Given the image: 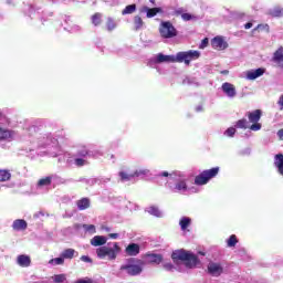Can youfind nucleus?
I'll use <instances>...</instances> for the list:
<instances>
[{
  "mask_svg": "<svg viewBox=\"0 0 283 283\" xmlns=\"http://www.w3.org/2000/svg\"><path fill=\"white\" fill-rule=\"evenodd\" d=\"M90 149L85 145H81L76 147L75 153L72 155L70 153H64L63 158L70 167H85V165H90L87 158H90Z\"/></svg>",
  "mask_w": 283,
  "mask_h": 283,
  "instance_id": "f257e3e1",
  "label": "nucleus"
},
{
  "mask_svg": "<svg viewBox=\"0 0 283 283\" xmlns=\"http://www.w3.org/2000/svg\"><path fill=\"white\" fill-rule=\"evenodd\" d=\"M36 145L38 147H48V154L51 158H56V156H61V147L59 146V140L52 137V134H39L35 133Z\"/></svg>",
  "mask_w": 283,
  "mask_h": 283,
  "instance_id": "f03ea898",
  "label": "nucleus"
},
{
  "mask_svg": "<svg viewBox=\"0 0 283 283\" xmlns=\"http://www.w3.org/2000/svg\"><path fill=\"white\" fill-rule=\"evenodd\" d=\"M171 260L174 262H182L186 269H197V266H200V259H198V255L185 249L175 250L171 253Z\"/></svg>",
  "mask_w": 283,
  "mask_h": 283,
  "instance_id": "7ed1b4c3",
  "label": "nucleus"
},
{
  "mask_svg": "<svg viewBox=\"0 0 283 283\" xmlns=\"http://www.w3.org/2000/svg\"><path fill=\"white\" fill-rule=\"evenodd\" d=\"M96 253L99 260H105L106 258L107 260H115L120 253V247L118 245V243L114 242L113 248L103 245L96 249Z\"/></svg>",
  "mask_w": 283,
  "mask_h": 283,
  "instance_id": "20e7f679",
  "label": "nucleus"
},
{
  "mask_svg": "<svg viewBox=\"0 0 283 283\" xmlns=\"http://www.w3.org/2000/svg\"><path fill=\"white\" fill-rule=\"evenodd\" d=\"M145 268V261L140 259H130L129 263L126 265H122L120 270L126 271V273L130 276L140 275L143 273V269Z\"/></svg>",
  "mask_w": 283,
  "mask_h": 283,
  "instance_id": "39448f33",
  "label": "nucleus"
},
{
  "mask_svg": "<svg viewBox=\"0 0 283 283\" xmlns=\"http://www.w3.org/2000/svg\"><path fill=\"white\" fill-rule=\"evenodd\" d=\"M158 32L161 39H176L178 36V30L171 21H161Z\"/></svg>",
  "mask_w": 283,
  "mask_h": 283,
  "instance_id": "423d86ee",
  "label": "nucleus"
},
{
  "mask_svg": "<svg viewBox=\"0 0 283 283\" xmlns=\"http://www.w3.org/2000/svg\"><path fill=\"white\" fill-rule=\"evenodd\" d=\"M176 63H185V65H191V61H198L200 59V52L199 51H184L178 52L175 55Z\"/></svg>",
  "mask_w": 283,
  "mask_h": 283,
  "instance_id": "0eeeda50",
  "label": "nucleus"
},
{
  "mask_svg": "<svg viewBox=\"0 0 283 283\" xmlns=\"http://www.w3.org/2000/svg\"><path fill=\"white\" fill-rule=\"evenodd\" d=\"M10 122L4 119V122H0V140H4L7 143H12L14 138H17V132L8 128Z\"/></svg>",
  "mask_w": 283,
  "mask_h": 283,
  "instance_id": "6e6552de",
  "label": "nucleus"
},
{
  "mask_svg": "<svg viewBox=\"0 0 283 283\" xmlns=\"http://www.w3.org/2000/svg\"><path fill=\"white\" fill-rule=\"evenodd\" d=\"M208 273L212 275V277H220V275L224 273V268L222 263L210 262L208 264Z\"/></svg>",
  "mask_w": 283,
  "mask_h": 283,
  "instance_id": "1a4fd4ad",
  "label": "nucleus"
},
{
  "mask_svg": "<svg viewBox=\"0 0 283 283\" xmlns=\"http://www.w3.org/2000/svg\"><path fill=\"white\" fill-rule=\"evenodd\" d=\"M211 46L213 50H227L229 43H227L222 36L218 35L211 40Z\"/></svg>",
  "mask_w": 283,
  "mask_h": 283,
  "instance_id": "9d476101",
  "label": "nucleus"
},
{
  "mask_svg": "<svg viewBox=\"0 0 283 283\" xmlns=\"http://www.w3.org/2000/svg\"><path fill=\"white\" fill-rule=\"evenodd\" d=\"M154 63H176V55L158 53L153 57Z\"/></svg>",
  "mask_w": 283,
  "mask_h": 283,
  "instance_id": "9b49d317",
  "label": "nucleus"
},
{
  "mask_svg": "<svg viewBox=\"0 0 283 283\" xmlns=\"http://www.w3.org/2000/svg\"><path fill=\"white\" fill-rule=\"evenodd\" d=\"M221 90L223 94L228 96V98H235V95L238 94L235 92V86L229 82L223 83Z\"/></svg>",
  "mask_w": 283,
  "mask_h": 283,
  "instance_id": "f8f14e48",
  "label": "nucleus"
},
{
  "mask_svg": "<svg viewBox=\"0 0 283 283\" xmlns=\"http://www.w3.org/2000/svg\"><path fill=\"white\" fill-rule=\"evenodd\" d=\"M264 69L250 70L245 72V78L248 81H255V78H260L264 74Z\"/></svg>",
  "mask_w": 283,
  "mask_h": 283,
  "instance_id": "ddd939ff",
  "label": "nucleus"
},
{
  "mask_svg": "<svg viewBox=\"0 0 283 283\" xmlns=\"http://www.w3.org/2000/svg\"><path fill=\"white\" fill-rule=\"evenodd\" d=\"M220 174V167L203 170L197 178H216Z\"/></svg>",
  "mask_w": 283,
  "mask_h": 283,
  "instance_id": "4468645a",
  "label": "nucleus"
},
{
  "mask_svg": "<svg viewBox=\"0 0 283 283\" xmlns=\"http://www.w3.org/2000/svg\"><path fill=\"white\" fill-rule=\"evenodd\" d=\"M17 263L19 266H22V269H28L32 264V259H30L29 255L20 254L17 258Z\"/></svg>",
  "mask_w": 283,
  "mask_h": 283,
  "instance_id": "2eb2a0df",
  "label": "nucleus"
},
{
  "mask_svg": "<svg viewBox=\"0 0 283 283\" xmlns=\"http://www.w3.org/2000/svg\"><path fill=\"white\" fill-rule=\"evenodd\" d=\"M125 253L129 256H136L140 253V245L138 243H130L126 247Z\"/></svg>",
  "mask_w": 283,
  "mask_h": 283,
  "instance_id": "dca6fc26",
  "label": "nucleus"
},
{
  "mask_svg": "<svg viewBox=\"0 0 283 283\" xmlns=\"http://www.w3.org/2000/svg\"><path fill=\"white\" fill-rule=\"evenodd\" d=\"M13 231H25L28 229V221L23 219H17L12 223Z\"/></svg>",
  "mask_w": 283,
  "mask_h": 283,
  "instance_id": "f3484780",
  "label": "nucleus"
},
{
  "mask_svg": "<svg viewBox=\"0 0 283 283\" xmlns=\"http://www.w3.org/2000/svg\"><path fill=\"white\" fill-rule=\"evenodd\" d=\"M92 202L90 201V198L84 197L76 201V207L80 211H85V209H90Z\"/></svg>",
  "mask_w": 283,
  "mask_h": 283,
  "instance_id": "a211bd4d",
  "label": "nucleus"
},
{
  "mask_svg": "<svg viewBox=\"0 0 283 283\" xmlns=\"http://www.w3.org/2000/svg\"><path fill=\"white\" fill-rule=\"evenodd\" d=\"M92 247H103L104 244H107V238L104 235H95L91 240Z\"/></svg>",
  "mask_w": 283,
  "mask_h": 283,
  "instance_id": "6ab92c4d",
  "label": "nucleus"
},
{
  "mask_svg": "<svg viewBox=\"0 0 283 283\" xmlns=\"http://www.w3.org/2000/svg\"><path fill=\"white\" fill-rule=\"evenodd\" d=\"M274 166L276 167L279 174H281V176H283V155L282 154L275 155Z\"/></svg>",
  "mask_w": 283,
  "mask_h": 283,
  "instance_id": "aec40b11",
  "label": "nucleus"
},
{
  "mask_svg": "<svg viewBox=\"0 0 283 283\" xmlns=\"http://www.w3.org/2000/svg\"><path fill=\"white\" fill-rule=\"evenodd\" d=\"M143 176H146V177L151 176V170L147 168H138L132 175L133 178H140Z\"/></svg>",
  "mask_w": 283,
  "mask_h": 283,
  "instance_id": "412c9836",
  "label": "nucleus"
},
{
  "mask_svg": "<svg viewBox=\"0 0 283 283\" xmlns=\"http://www.w3.org/2000/svg\"><path fill=\"white\" fill-rule=\"evenodd\" d=\"M143 12H146V17L148 19H153V17H156L159 12H163V9L160 8H151L149 9L148 7H144Z\"/></svg>",
  "mask_w": 283,
  "mask_h": 283,
  "instance_id": "4be33fe9",
  "label": "nucleus"
},
{
  "mask_svg": "<svg viewBox=\"0 0 283 283\" xmlns=\"http://www.w3.org/2000/svg\"><path fill=\"white\" fill-rule=\"evenodd\" d=\"M248 118L251 123H259L260 118H262V112H260V109L250 112L248 113Z\"/></svg>",
  "mask_w": 283,
  "mask_h": 283,
  "instance_id": "5701e85b",
  "label": "nucleus"
},
{
  "mask_svg": "<svg viewBox=\"0 0 283 283\" xmlns=\"http://www.w3.org/2000/svg\"><path fill=\"white\" fill-rule=\"evenodd\" d=\"M150 264H161L163 263V254L150 253L147 254Z\"/></svg>",
  "mask_w": 283,
  "mask_h": 283,
  "instance_id": "b1692460",
  "label": "nucleus"
},
{
  "mask_svg": "<svg viewBox=\"0 0 283 283\" xmlns=\"http://www.w3.org/2000/svg\"><path fill=\"white\" fill-rule=\"evenodd\" d=\"M274 63L279 64L280 67H283V48H280L275 53H274Z\"/></svg>",
  "mask_w": 283,
  "mask_h": 283,
  "instance_id": "393cba45",
  "label": "nucleus"
},
{
  "mask_svg": "<svg viewBox=\"0 0 283 283\" xmlns=\"http://www.w3.org/2000/svg\"><path fill=\"white\" fill-rule=\"evenodd\" d=\"M74 253H76V251L74 249H65L63 252H62V258L64 260H72V258H74Z\"/></svg>",
  "mask_w": 283,
  "mask_h": 283,
  "instance_id": "a878e982",
  "label": "nucleus"
},
{
  "mask_svg": "<svg viewBox=\"0 0 283 283\" xmlns=\"http://www.w3.org/2000/svg\"><path fill=\"white\" fill-rule=\"evenodd\" d=\"M159 176H161L163 178H168V176H174L175 178H182V176H185V175H182L178 170H175V171H172L170 174L167 172V171H163V172L159 174Z\"/></svg>",
  "mask_w": 283,
  "mask_h": 283,
  "instance_id": "bb28decb",
  "label": "nucleus"
},
{
  "mask_svg": "<svg viewBox=\"0 0 283 283\" xmlns=\"http://www.w3.org/2000/svg\"><path fill=\"white\" fill-rule=\"evenodd\" d=\"M270 17H283V9L280 7H275L269 10Z\"/></svg>",
  "mask_w": 283,
  "mask_h": 283,
  "instance_id": "cd10ccee",
  "label": "nucleus"
},
{
  "mask_svg": "<svg viewBox=\"0 0 283 283\" xmlns=\"http://www.w3.org/2000/svg\"><path fill=\"white\" fill-rule=\"evenodd\" d=\"M182 83L184 85H191L193 87H198L200 85L196 77H186Z\"/></svg>",
  "mask_w": 283,
  "mask_h": 283,
  "instance_id": "c85d7f7f",
  "label": "nucleus"
},
{
  "mask_svg": "<svg viewBox=\"0 0 283 283\" xmlns=\"http://www.w3.org/2000/svg\"><path fill=\"white\" fill-rule=\"evenodd\" d=\"M134 25H135V30H143V25H145V22H143V18H140L139 15H136L134 18Z\"/></svg>",
  "mask_w": 283,
  "mask_h": 283,
  "instance_id": "c756f323",
  "label": "nucleus"
},
{
  "mask_svg": "<svg viewBox=\"0 0 283 283\" xmlns=\"http://www.w3.org/2000/svg\"><path fill=\"white\" fill-rule=\"evenodd\" d=\"M181 230L186 231V229L191 224V219L189 217H184L179 222Z\"/></svg>",
  "mask_w": 283,
  "mask_h": 283,
  "instance_id": "7c9ffc66",
  "label": "nucleus"
},
{
  "mask_svg": "<svg viewBox=\"0 0 283 283\" xmlns=\"http://www.w3.org/2000/svg\"><path fill=\"white\" fill-rule=\"evenodd\" d=\"M136 12V4H129L127 6L123 11L122 14H134Z\"/></svg>",
  "mask_w": 283,
  "mask_h": 283,
  "instance_id": "2f4dec72",
  "label": "nucleus"
},
{
  "mask_svg": "<svg viewBox=\"0 0 283 283\" xmlns=\"http://www.w3.org/2000/svg\"><path fill=\"white\" fill-rule=\"evenodd\" d=\"M235 127H238L239 129H248L249 122L247 119H239L235 124Z\"/></svg>",
  "mask_w": 283,
  "mask_h": 283,
  "instance_id": "473e14b6",
  "label": "nucleus"
},
{
  "mask_svg": "<svg viewBox=\"0 0 283 283\" xmlns=\"http://www.w3.org/2000/svg\"><path fill=\"white\" fill-rule=\"evenodd\" d=\"M228 247L233 248L235 244H238V237L235 234L230 235V238L227 241Z\"/></svg>",
  "mask_w": 283,
  "mask_h": 283,
  "instance_id": "72a5a7b5",
  "label": "nucleus"
},
{
  "mask_svg": "<svg viewBox=\"0 0 283 283\" xmlns=\"http://www.w3.org/2000/svg\"><path fill=\"white\" fill-rule=\"evenodd\" d=\"M148 213H150V216H155L156 218H160L161 213L160 210L157 207H150Z\"/></svg>",
  "mask_w": 283,
  "mask_h": 283,
  "instance_id": "f704fd0d",
  "label": "nucleus"
},
{
  "mask_svg": "<svg viewBox=\"0 0 283 283\" xmlns=\"http://www.w3.org/2000/svg\"><path fill=\"white\" fill-rule=\"evenodd\" d=\"M38 185L39 187H48V185H52V179L51 178L40 179Z\"/></svg>",
  "mask_w": 283,
  "mask_h": 283,
  "instance_id": "c9c22d12",
  "label": "nucleus"
},
{
  "mask_svg": "<svg viewBox=\"0 0 283 283\" xmlns=\"http://www.w3.org/2000/svg\"><path fill=\"white\" fill-rule=\"evenodd\" d=\"M256 30L259 32H269V24H258V27L253 29V32H255Z\"/></svg>",
  "mask_w": 283,
  "mask_h": 283,
  "instance_id": "e433bc0d",
  "label": "nucleus"
},
{
  "mask_svg": "<svg viewBox=\"0 0 283 283\" xmlns=\"http://www.w3.org/2000/svg\"><path fill=\"white\" fill-rule=\"evenodd\" d=\"M224 136H227L228 138H233V136H235V128L234 127H230L228 128L224 133Z\"/></svg>",
  "mask_w": 283,
  "mask_h": 283,
  "instance_id": "4c0bfd02",
  "label": "nucleus"
},
{
  "mask_svg": "<svg viewBox=\"0 0 283 283\" xmlns=\"http://www.w3.org/2000/svg\"><path fill=\"white\" fill-rule=\"evenodd\" d=\"M101 13H95L93 17H92V23L95 24V25H101Z\"/></svg>",
  "mask_w": 283,
  "mask_h": 283,
  "instance_id": "58836bf2",
  "label": "nucleus"
},
{
  "mask_svg": "<svg viewBox=\"0 0 283 283\" xmlns=\"http://www.w3.org/2000/svg\"><path fill=\"white\" fill-rule=\"evenodd\" d=\"M0 178H12V174L8 169H0Z\"/></svg>",
  "mask_w": 283,
  "mask_h": 283,
  "instance_id": "ea45409f",
  "label": "nucleus"
},
{
  "mask_svg": "<svg viewBox=\"0 0 283 283\" xmlns=\"http://www.w3.org/2000/svg\"><path fill=\"white\" fill-rule=\"evenodd\" d=\"M66 277H65V274H56L54 276V282L55 283H63L65 282Z\"/></svg>",
  "mask_w": 283,
  "mask_h": 283,
  "instance_id": "a19ab883",
  "label": "nucleus"
},
{
  "mask_svg": "<svg viewBox=\"0 0 283 283\" xmlns=\"http://www.w3.org/2000/svg\"><path fill=\"white\" fill-rule=\"evenodd\" d=\"M176 189H178V191H185V190H187V184L185 181H179L176 185Z\"/></svg>",
  "mask_w": 283,
  "mask_h": 283,
  "instance_id": "79ce46f5",
  "label": "nucleus"
},
{
  "mask_svg": "<svg viewBox=\"0 0 283 283\" xmlns=\"http://www.w3.org/2000/svg\"><path fill=\"white\" fill-rule=\"evenodd\" d=\"M250 129L252 130V132H260L261 129H262V124H260V123H253L251 126H250Z\"/></svg>",
  "mask_w": 283,
  "mask_h": 283,
  "instance_id": "37998d69",
  "label": "nucleus"
},
{
  "mask_svg": "<svg viewBox=\"0 0 283 283\" xmlns=\"http://www.w3.org/2000/svg\"><path fill=\"white\" fill-rule=\"evenodd\" d=\"M209 178H196L195 179V185H207L209 182Z\"/></svg>",
  "mask_w": 283,
  "mask_h": 283,
  "instance_id": "c03bdc74",
  "label": "nucleus"
},
{
  "mask_svg": "<svg viewBox=\"0 0 283 283\" xmlns=\"http://www.w3.org/2000/svg\"><path fill=\"white\" fill-rule=\"evenodd\" d=\"M106 25H107V30L112 31L116 28V22H114L112 18H108Z\"/></svg>",
  "mask_w": 283,
  "mask_h": 283,
  "instance_id": "a18cd8bd",
  "label": "nucleus"
},
{
  "mask_svg": "<svg viewBox=\"0 0 283 283\" xmlns=\"http://www.w3.org/2000/svg\"><path fill=\"white\" fill-rule=\"evenodd\" d=\"M119 178H129V170L128 169H122L118 172Z\"/></svg>",
  "mask_w": 283,
  "mask_h": 283,
  "instance_id": "49530a36",
  "label": "nucleus"
},
{
  "mask_svg": "<svg viewBox=\"0 0 283 283\" xmlns=\"http://www.w3.org/2000/svg\"><path fill=\"white\" fill-rule=\"evenodd\" d=\"M52 262H54V264H56V265H61V264H64L65 259H63V256L62 258H55V259H52L50 261V263H52Z\"/></svg>",
  "mask_w": 283,
  "mask_h": 283,
  "instance_id": "de8ad7c7",
  "label": "nucleus"
},
{
  "mask_svg": "<svg viewBox=\"0 0 283 283\" xmlns=\"http://www.w3.org/2000/svg\"><path fill=\"white\" fill-rule=\"evenodd\" d=\"M181 19H184V21H191V19H196V17L191 15V13H182Z\"/></svg>",
  "mask_w": 283,
  "mask_h": 283,
  "instance_id": "09e8293b",
  "label": "nucleus"
},
{
  "mask_svg": "<svg viewBox=\"0 0 283 283\" xmlns=\"http://www.w3.org/2000/svg\"><path fill=\"white\" fill-rule=\"evenodd\" d=\"M207 45H209V38H205V39L201 41L199 48H200V50H205V48H207Z\"/></svg>",
  "mask_w": 283,
  "mask_h": 283,
  "instance_id": "8fccbe9b",
  "label": "nucleus"
},
{
  "mask_svg": "<svg viewBox=\"0 0 283 283\" xmlns=\"http://www.w3.org/2000/svg\"><path fill=\"white\" fill-rule=\"evenodd\" d=\"M164 269L166 271H174V264L171 262L169 263H164Z\"/></svg>",
  "mask_w": 283,
  "mask_h": 283,
  "instance_id": "3c124183",
  "label": "nucleus"
},
{
  "mask_svg": "<svg viewBox=\"0 0 283 283\" xmlns=\"http://www.w3.org/2000/svg\"><path fill=\"white\" fill-rule=\"evenodd\" d=\"M70 32H81V27H80L78 24H74V25L71 28Z\"/></svg>",
  "mask_w": 283,
  "mask_h": 283,
  "instance_id": "603ef678",
  "label": "nucleus"
},
{
  "mask_svg": "<svg viewBox=\"0 0 283 283\" xmlns=\"http://www.w3.org/2000/svg\"><path fill=\"white\" fill-rule=\"evenodd\" d=\"M81 260H82V262L92 263V259L90 256H87V255H82Z\"/></svg>",
  "mask_w": 283,
  "mask_h": 283,
  "instance_id": "864d4df0",
  "label": "nucleus"
},
{
  "mask_svg": "<svg viewBox=\"0 0 283 283\" xmlns=\"http://www.w3.org/2000/svg\"><path fill=\"white\" fill-rule=\"evenodd\" d=\"M87 231H92L93 233H96V227H94V224H90L87 227Z\"/></svg>",
  "mask_w": 283,
  "mask_h": 283,
  "instance_id": "5fc2aeb1",
  "label": "nucleus"
},
{
  "mask_svg": "<svg viewBox=\"0 0 283 283\" xmlns=\"http://www.w3.org/2000/svg\"><path fill=\"white\" fill-rule=\"evenodd\" d=\"M108 238H111L112 240H116L118 239V233H109Z\"/></svg>",
  "mask_w": 283,
  "mask_h": 283,
  "instance_id": "6e6d98bb",
  "label": "nucleus"
},
{
  "mask_svg": "<svg viewBox=\"0 0 283 283\" xmlns=\"http://www.w3.org/2000/svg\"><path fill=\"white\" fill-rule=\"evenodd\" d=\"M251 28H253V23L252 22H248L244 24V29L245 30H251Z\"/></svg>",
  "mask_w": 283,
  "mask_h": 283,
  "instance_id": "4d7b16f0",
  "label": "nucleus"
},
{
  "mask_svg": "<svg viewBox=\"0 0 283 283\" xmlns=\"http://www.w3.org/2000/svg\"><path fill=\"white\" fill-rule=\"evenodd\" d=\"M277 136H279V138H280L281 140H283V129H280V130L277 132Z\"/></svg>",
  "mask_w": 283,
  "mask_h": 283,
  "instance_id": "13d9d810",
  "label": "nucleus"
},
{
  "mask_svg": "<svg viewBox=\"0 0 283 283\" xmlns=\"http://www.w3.org/2000/svg\"><path fill=\"white\" fill-rule=\"evenodd\" d=\"M28 132H29V134H32V132H36V127L31 126V127H29Z\"/></svg>",
  "mask_w": 283,
  "mask_h": 283,
  "instance_id": "bf43d9fd",
  "label": "nucleus"
},
{
  "mask_svg": "<svg viewBox=\"0 0 283 283\" xmlns=\"http://www.w3.org/2000/svg\"><path fill=\"white\" fill-rule=\"evenodd\" d=\"M279 105H281V109H283V95L279 99Z\"/></svg>",
  "mask_w": 283,
  "mask_h": 283,
  "instance_id": "052dcab7",
  "label": "nucleus"
},
{
  "mask_svg": "<svg viewBox=\"0 0 283 283\" xmlns=\"http://www.w3.org/2000/svg\"><path fill=\"white\" fill-rule=\"evenodd\" d=\"M196 112H202V105L197 106Z\"/></svg>",
  "mask_w": 283,
  "mask_h": 283,
  "instance_id": "680f3d73",
  "label": "nucleus"
},
{
  "mask_svg": "<svg viewBox=\"0 0 283 283\" xmlns=\"http://www.w3.org/2000/svg\"><path fill=\"white\" fill-rule=\"evenodd\" d=\"M177 14H182V9L177 10Z\"/></svg>",
  "mask_w": 283,
  "mask_h": 283,
  "instance_id": "e2e57ef3",
  "label": "nucleus"
},
{
  "mask_svg": "<svg viewBox=\"0 0 283 283\" xmlns=\"http://www.w3.org/2000/svg\"><path fill=\"white\" fill-rule=\"evenodd\" d=\"M6 180H9V179L0 178V182H6Z\"/></svg>",
  "mask_w": 283,
  "mask_h": 283,
  "instance_id": "0e129e2a",
  "label": "nucleus"
},
{
  "mask_svg": "<svg viewBox=\"0 0 283 283\" xmlns=\"http://www.w3.org/2000/svg\"><path fill=\"white\" fill-rule=\"evenodd\" d=\"M221 74H229V71H222Z\"/></svg>",
  "mask_w": 283,
  "mask_h": 283,
  "instance_id": "69168bd1",
  "label": "nucleus"
},
{
  "mask_svg": "<svg viewBox=\"0 0 283 283\" xmlns=\"http://www.w3.org/2000/svg\"><path fill=\"white\" fill-rule=\"evenodd\" d=\"M150 3H156V0H149Z\"/></svg>",
  "mask_w": 283,
  "mask_h": 283,
  "instance_id": "338daca9",
  "label": "nucleus"
},
{
  "mask_svg": "<svg viewBox=\"0 0 283 283\" xmlns=\"http://www.w3.org/2000/svg\"><path fill=\"white\" fill-rule=\"evenodd\" d=\"M199 255H205V252H199Z\"/></svg>",
  "mask_w": 283,
  "mask_h": 283,
  "instance_id": "774afa93",
  "label": "nucleus"
}]
</instances>
